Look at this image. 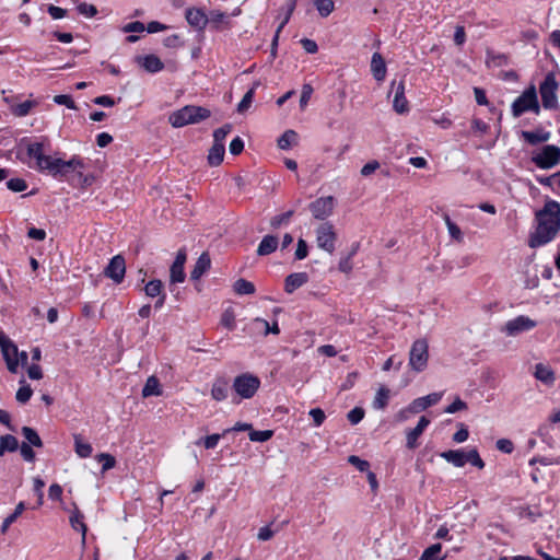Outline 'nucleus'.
I'll return each mask as SVG.
<instances>
[{"label":"nucleus","mask_w":560,"mask_h":560,"mask_svg":"<svg viewBox=\"0 0 560 560\" xmlns=\"http://www.w3.org/2000/svg\"><path fill=\"white\" fill-rule=\"evenodd\" d=\"M536 226L528 236V246L538 248L552 242L560 231V203L548 199L535 214Z\"/></svg>","instance_id":"nucleus-1"},{"label":"nucleus","mask_w":560,"mask_h":560,"mask_svg":"<svg viewBox=\"0 0 560 560\" xmlns=\"http://www.w3.org/2000/svg\"><path fill=\"white\" fill-rule=\"evenodd\" d=\"M45 140L34 141L26 144L23 163L38 172H48L51 174L55 158L46 154Z\"/></svg>","instance_id":"nucleus-2"},{"label":"nucleus","mask_w":560,"mask_h":560,"mask_svg":"<svg viewBox=\"0 0 560 560\" xmlns=\"http://www.w3.org/2000/svg\"><path fill=\"white\" fill-rule=\"evenodd\" d=\"M211 115L210 110L195 105H186L180 109L173 112L168 121L174 128H182L187 125L200 122Z\"/></svg>","instance_id":"nucleus-3"},{"label":"nucleus","mask_w":560,"mask_h":560,"mask_svg":"<svg viewBox=\"0 0 560 560\" xmlns=\"http://www.w3.org/2000/svg\"><path fill=\"white\" fill-rule=\"evenodd\" d=\"M513 117H521L526 112H533L538 115L540 105L537 97V90L534 84H530L523 93L514 100L511 105Z\"/></svg>","instance_id":"nucleus-4"},{"label":"nucleus","mask_w":560,"mask_h":560,"mask_svg":"<svg viewBox=\"0 0 560 560\" xmlns=\"http://www.w3.org/2000/svg\"><path fill=\"white\" fill-rule=\"evenodd\" d=\"M441 457L455 467H463L470 464L479 469L485 467V462L476 448L465 452L464 450H450L441 453Z\"/></svg>","instance_id":"nucleus-5"},{"label":"nucleus","mask_w":560,"mask_h":560,"mask_svg":"<svg viewBox=\"0 0 560 560\" xmlns=\"http://www.w3.org/2000/svg\"><path fill=\"white\" fill-rule=\"evenodd\" d=\"M530 161L540 170H550L560 164V147L545 144L533 151Z\"/></svg>","instance_id":"nucleus-6"},{"label":"nucleus","mask_w":560,"mask_h":560,"mask_svg":"<svg viewBox=\"0 0 560 560\" xmlns=\"http://www.w3.org/2000/svg\"><path fill=\"white\" fill-rule=\"evenodd\" d=\"M559 82L555 72H548L539 85L541 104L545 109H556L558 107Z\"/></svg>","instance_id":"nucleus-7"},{"label":"nucleus","mask_w":560,"mask_h":560,"mask_svg":"<svg viewBox=\"0 0 560 560\" xmlns=\"http://www.w3.org/2000/svg\"><path fill=\"white\" fill-rule=\"evenodd\" d=\"M260 387V380L254 374L243 373L233 381V389L242 399H250Z\"/></svg>","instance_id":"nucleus-8"},{"label":"nucleus","mask_w":560,"mask_h":560,"mask_svg":"<svg viewBox=\"0 0 560 560\" xmlns=\"http://www.w3.org/2000/svg\"><path fill=\"white\" fill-rule=\"evenodd\" d=\"M429 359V346L427 340H416L410 349L409 365L416 372H421L427 368Z\"/></svg>","instance_id":"nucleus-9"},{"label":"nucleus","mask_w":560,"mask_h":560,"mask_svg":"<svg viewBox=\"0 0 560 560\" xmlns=\"http://www.w3.org/2000/svg\"><path fill=\"white\" fill-rule=\"evenodd\" d=\"M315 233L317 246L328 254H332L337 242V233L334 225L330 222H324L317 226Z\"/></svg>","instance_id":"nucleus-10"},{"label":"nucleus","mask_w":560,"mask_h":560,"mask_svg":"<svg viewBox=\"0 0 560 560\" xmlns=\"http://www.w3.org/2000/svg\"><path fill=\"white\" fill-rule=\"evenodd\" d=\"M0 349L8 370L11 373H16L19 370V349L2 330H0Z\"/></svg>","instance_id":"nucleus-11"},{"label":"nucleus","mask_w":560,"mask_h":560,"mask_svg":"<svg viewBox=\"0 0 560 560\" xmlns=\"http://www.w3.org/2000/svg\"><path fill=\"white\" fill-rule=\"evenodd\" d=\"M85 167L84 161L79 155H73L69 161H63L62 159L55 158L54 166L51 171L52 176H65L69 172H78L81 176V170Z\"/></svg>","instance_id":"nucleus-12"},{"label":"nucleus","mask_w":560,"mask_h":560,"mask_svg":"<svg viewBox=\"0 0 560 560\" xmlns=\"http://www.w3.org/2000/svg\"><path fill=\"white\" fill-rule=\"evenodd\" d=\"M536 326H537V323L535 320H533L532 318H529L528 316L518 315L515 318L508 320L504 324L502 331L506 336L514 337L522 332L529 331L533 328H535Z\"/></svg>","instance_id":"nucleus-13"},{"label":"nucleus","mask_w":560,"mask_h":560,"mask_svg":"<svg viewBox=\"0 0 560 560\" xmlns=\"http://www.w3.org/2000/svg\"><path fill=\"white\" fill-rule=\"evenodd\" d=\"M335 200L331 196L320 197L311 202L310 210L317 220H325L331 215Z\"/></svg>","instance_id":"nucleus-14"},{"label":"nucleus","mask_w":560,"mask_h":560,"mask_svg":"<svg viewBox=\"0 0 560 560\" xmlns=\"http://www.w3.org/2000/svg\"><path fill=\"white\" fill-rule=\"evenodd\" d=\"M126 273V261L121 255L114 256L104 270V275L115 283L122 282Z\"/></svg>","instance_id":"nucleus-15"},{"label":"nucleus","mask_w":560,"mask_h":560,"mask_svg":"<svg viewBox=\"0 0 560 560\" xmlns=\"http://www.w3.org/2000/svg\"><path fill=\"white\" fill-rule=\"evenodd\" d=\"M187 23L195 30L202 32L208 25V14L200 8H188L185 11Z\"/></svg>","instance_id":"nucleus-16"},{"label":"nucleus","mask_w":560,"mask_h":560,"mask_svg":"<svg viewBox=\"0 0 560 560\" xmlns=\"http://www.w3.org/2000/svg\"><path fill=\"white\" fill-rule=\"evenodd\" d=\"M431 420L425 416H422L418 424L413 429H409L406 431V447L409 450H415L419 446L418 439L424 432V430L429 427Z\"/></svg>","instance_id":"nucleus-17"},{"label":"nucleus","mask_w":560,"mask_h":560,"mask_svg":"<svg viewBox=\"0 0 560 560\" xmlns=\"http://www.w3.org/2000/svg\"><path fill=\"white\" fill-rule=\"evenodd\" d=\"M443 393H431L427 396L416 398L410 402V410L419 413L431 406L436 405L442 399Z\"/></svg>","instance_id":"nucleus-18"},{"label":"nucleus","mask_w":560,"mask_h":560,"mask_svg":"<svg viewBox=\"0 0 560 560\" xmlns=\"http://www.w3.org/2000/svg\"><path fill=\"white\" fill-rule=\"evenodd\" d=\"M138 63L150 73H158L164 69L163 61L153 54L138 57Z\"/></svg>","instance_id":"nucleus-19"},{"label":"nucleus","mask_w":560,"mask_h":560,"mask_svg":"<svg viewBox=\"0 0 560 560\" xmlns=\"http://www.w3.org/2000/svg\"><path fill=\"white\" fill-rule=\"evenodd\" d=\"M211 267V258L208 253H202L190 272V279L198 281Z\"/></svg>","instance_id":"nucleus-20"},{"label":"nucleus","mask_w":560,"mask_h":560,"mask_svg":"<svg viewBox=\"0 0 560 560\" xmlns=\"http://www.w3.org/2000/svg\"><path fill=\"white\" fill-rule=\"evenodd\" d=\"M308 279L307 272L290 273L284 280V291L287 293H293L296 289L307 283Z\"/></svg>","instance_id":"nucleus-21"},{"label":"nucleus","mask_w":560,"mask_h":560,"mask_svg":"<svg viewBox=\"0 0 560 560\" xmlns=\"http://www.w3.org/2000/svg\"><path fill=\"white\" fill-rule=\"evenodd\" d=\"M534 376L545 385L551 386L556 382L555 371L547 364L537 363L535 365Z\"/></svg>","instance_id":"nucleus-22"},{"label":"nucleus","mask_w":560,"mask_h":560,"mask_svg":"<svg viewBox=\"0 0 560 560\" xmlns=\"http://www.w3.org/2000/svg\"><path fill=\"white\" fill-rule=\"evenodd\" d=\"M393 107L398 114H405L409 110L408 101L405 96V84L402 81H400L395 88Z\"/></svg>","instance_id":"nucleus-23"},{"label":"nucleus","mask_w":560,"mask_h":560,"mask_svg":"<svg viewBox=\"0 0 560 560\" xmlns=\"http://www.w3.org/2000/svg\"><path fill=\"white\" fill-rule=\"evenodd\" d=\"M208 24L214 31H221L230 26V20L226 13L220 10H212L208 14Z\"/></svg>","instance_id":"nucleus-24"},{"label":"nucleus","mask_w":560,"mask_h":560,"mask_svg":"<svg viewBox=\"0 0 560 560\" xmlns=\"http://www.w3.org/2000/svg\"><path fill=\"white\" fill-rule=\"evenodd\" d=\"M279 245V240L277 236L268 234L262 237L260 241L258 248H257V255L258 256H267L272 254L277 250Z\"/></svg>","instance_id":"nucleus-25"},{"label":"nucleus","mask_w":560,"mask_h":560,"mask_svg":"<svg viewBox=\"0 0 560 560\" xmlns=\"http://www.w3.org/2000/svg\"><path fill=\"white\" fill-rule=\"evenodd\" d=\"M371 70L376 81H383L386 77V65L380 52H374L371 60Z\"/></svg>","instance_id":"nucleus-26"},{"label":"nucleus","mask_w":560,"mask_h":560,"mask_svg":"<svg viewBox=\"0 0 560 560\" xmlns=\"http://www.w3.org/2000/svg\"><path fill=\"white\" fill-rule=\"evenodd\" d=\"M229 382L224 378L215 380L211 388V397L217 401L225 400L229 396Z\"/></svg>","instance_id":"nucleus-27"},{"label":"nucleus","mask_w":560,"mask_h":560,"mask_svg":"<svg viewBox=\"0 0 560 560\" xmlns=\"http://www.w3.org/2000/svg\"><path fill=\"white\" fill-rule=\"evenodd\" d=\"M522 138L529 144L536 145L545 143L550 138L549 131L537 130V131H522Z\"/></svg>","instance_id":"nucleus-28"},{"label":"nucleus","mask_w":560,"mask_h":560,"mask_svg":"<svg viewBox=\"0 0 560 560\" xmlns=\"http://www.w3.org/2000/svg\"><path fill=\"white\" fill-rule=\"evenodd\" d=\"M38 105L35 100H26L20 104L11 105V113L15 117H25L31 114L32 109Z\"/></svg>","instance_id":"nucleus-29"},{"label":"nucleus","mask_w":560,"mask_h":560,"mask_svg":"<svg viewBox=\"0 0 560 560\" xmlns=\"http://www.w3.org/2000/svg\"><path fill=\"white\" fill-rule=\"evenodd\" d=\"M70 524L74 530H78L82 535V541H85L86 537V525L84 523V515L75 508L70 515Z\"/></svg>","instance_id":"nucleus-30"},{"label":"nucleus","mask_w":560,"mask_h":560,"mask_svg":"<svg viewBox=\"0 0 560 560\" xmlns=\"http://www.w3.org/2000/svg\"><path fill=\"white\" fill-rule=\"evenodd\" d=\"M224 152H225L224 144L213 142V144L210 148L209 153H208V163L211 166L220 165L223 161Z\"/></svg>","instance_id":"nucleus-31"},{"label":"nucleus","mask_w":560,"mask_h":560,"mask_svg":"<svg viewBox=\"0 0 560 560\" xmlns=\"http://www.w3.org/2000/svg\"><path fill=\"white\" fill-rule=\"evenodd\" d=\"M19 441L12 434H5L0 436V457L4 455L5 452L13 453L19 450Z\"/></svg>","instance_id":"nucleus-32"},{"label":"nucleus","mask_w":560,"mask_h":560,"mask_svg":"<svg viewBox=\"0 0 560 560\" xmlns=\"http://www.w3.org/2000/svg\"><path fill=\"white\" fill-rule=\"evenodd\" d=\"M389 397H390V390L385 386H381L374 397V400L372 404L373 408L376 410L385 409L388 405Z\"/></svg>","instance_id":"nucleus-33"},{"label":"nucleus","mask_w":560,"mask_h":560,"mask_svg":"<svg viewBox=\"0 0 560 560\" xmlns=\"http://www.w3.org/2000/svg\"><path fill=\"white\" fill-rule=\"evenodd\" d=\"M162 395V389L159 380L155 376L148 377L143 388L142 396L144 398L151 396H160Z\"/></svg>","instance_id":"nucleus-34"},{"label":"nucleus","mask_w":560,"mask_h":560,"mask_svg":"<svg viewBox=\"0 0 560 560\" xmlns=\"http://www.w3.org/2000/svg\"><path fill=\"white\" fill-rule=\"evenodd\" d=\"M446 556H442V545L433 544L425 548L419 560H444Z\"/></svg>","instance_id":"nucleus-35"},{"label":"nucleus","mask_w":560,"mask_h":560,"mask_svg":"<svg viewBox=\"0 0 560 560\" xmlns=\"http://www.w3.org/2000/svg\"><path fill=\"white\" fill-rule=\"evenodd\" d=\"M299 136L294 130H287L283 135L278 139V147L281 150H288L292 145L298 143Z\"/></svg>","instance_id":"nucleus-36"},{"label":"nucleus","mask_w":560,"mask_h":560,"mask_svg":"<svg viewBox=\"0 0 560 560\" xmlns=\"http://www.w3.org/2000/svg\"><path fill=\"white\" fill-rule=\"evenodd\" d=\"M23 436L26 440V443L33 445L34 447H42L43 441L38 435L37 431L31 427H23L21 430Z\"/></svg>","instance_id":"nucleus-37"},{"label":"nucleus","mask_w":560,"mask_h":560,"mask_svg":"<svg viewBox=\"0 0 560 560\" xmlns=\"http://www.w3.org/2000/svg\"><path fill=\"white\" fill-rule=\"evenodd\" d=\"M233 289L238 295H248L255 292L254 283L243 278L234 282Z\"/></svg>","instance_id":"nucleus-38"},{"label":"nucleus","mask_w":560,"mask_h":560,"mask_svg":"<svg viewBox=\"0 0 560 560\" xmlns=\"http://www.w3.org/2000/svg\"><path fill=\"white\" fill-rule=\"evenodd\" d=\"M313 2L322 18H327L335 10V2L332 0H313Z\"/></svg>","instance_id":"nucleus-39"},{"label":"nucleus","mask_w":560,"mask_h":560,"mask_svg":"<svg viewBox=\"0 0 560 560\" xmlns=\"http://www.w3.org/2000/svg\"><path fill=\"white\" fill-rule=\"evenodd\" d=\"M74 446L75 453L81 458L90 457L93 452L92 445L88 442L82 441L79 435L74 436Z\"/></svg>","instance_id":"nucleus-40"},{"label":"nucleus","mask_w":560,"mask_h":560,"mask_svg":"<svg viewBox=\"0 0 560 560\" xmlns=\"http://www.w3.org/2000/svg\"><path fill=\"white\" fill-rule=\"evenodd\" d=\"M443 219H444L445 224L447 226V231H448L450 236L453 240L457 241V242H462L463 241V233H462L460 229L457 226V224L454 223L451 220V218H450V215L447 213L443 214Z\"/></svg>","instance_id":"nucleus-41"},{"label":"nucleus","mask_w":560,"mask_h":560,"mask_svg":"<svg viewBox=\"0 0 560 560\" xmlns=\"http://www.w3.org/2000/svg\"><path fill=\"white\" fill-rule=\"evenodd\" d=\"M20 384L21 386L16 392L15 398L19 402L26 404L33 395V389L30 385L25 384L24 380H21Z\"/></svg>","instance_id":"nucleus-42"},{"label":"nucleus","mask_w":560,"mask_h":560,"mask_svg":"<svg viewBox=\"0 0 560 560\" xmlns=\"http://www.w3.org/2000/svg\"><path fill=\"white\" fill-rule=\"evenodd\" d=\"M144 292L150 298H156L163 293V283L161 280H151L144 287Z\"/></svg>","instance_id":"nucleus-43"},{"label":"nucleus","mask_w":560,"mask_h":560,"mask_svg":"<svg viewBox=\"0 0 560 560\" xmlns=\"http://www.w3.org/2000/svg\"><path fill=\"white\" fill-rule=\"evenodd\" d=\"M95 458L98 463H102V472H105V471L114 468L116 465L115 457L108 453H101V454L96 455Z\"/></svg>","instance_id":"nucleus-44"},{"label":"nucleus","mask_w":560,"mask_h":560,"mask_svg":"<svg viewBox=\"0 0 560 560\" xmlns=\"http://www.w3.org/2000/svg\"><path fill=\"white\" fill-rule=\"evenodd\" d=\"M248 436L252 442H267L268 440H270L273 436V431L272 430H262V431L250 430Z\"/></svg>","instance_id":"nucleus-45"},{"label":"nucleus","mask_w":560,"mask_h":560,"mask_svg":"<svg viewBox=\"0 0 560 560\" xmlns=\"http://www.w3.org/2000/svg\"><path fill=\"white\" fill-rule=\"evenodd\" d=\"M254 95H255V88L249 89L245 93V95L243 96V98L241 100V102L237 105L238 113L242 114L250 107L253 100H254Z\"/></svg>","instance_id":"nucleus-46"},{"label":"nucleus","mask_w":560,"mask_h":560,"mask_svg":"<svg viewBox=\"0 0 560 560\" xmlns=\"http://www.w3.org/2000/svg\"><path fill=\"white\" fill-rule=\"evenodd\" d=\"M293 210H289L284 213H281V214H278V215H275L273 218H271L270 220V225L272 229H278L280 228L282 224H287L289 223L290 219L292 218L293 215Z\"/></svg>","instance_id":"nucleus-47"},{"label":"nucleus","mask_w":560,"mask_h":560,"mask_svg":"<svg viewBox=\"0 0 560 560\" xmlns=\"http://www.w3.org/2000/svg\"><path fill=\"white\" fill-rule=\"evenodd\" d=\"M170 278L172 283L184 282L186 275L183 266L172 265L170 270Z\"/></svg>","instance_id":"nucleus-48"},{"label":"nucleus","mask_w":560,"mask_h":560,"mask_svg":"<svg viewBox=\"0 0 560 560\" xmlns=\"http://www.w3.org/2000/svg\"><path fill=\"white\" fill-rule=\"evenodd\" d=\"M77 10L79 14L85 16V18H94L97 14V9L95 5L86 3V2H80L77 5Z\"/></svg>","instance_id":"nucleus-49"},{"label":"nucleus","mask_w":560,"mask_h":560,"mask_svg":"<svg viewBox=\"0 0 560 560\" xmlns=\"http://www.w3.org/2000/svg\"><path fill=\"white\" fill-rule=\"evenodd\" d=\"M221 324L229 330L235 329V315L232 308H228L223 312L221 317Z\"/></svg>","instance_id":"nucleus-50"},{"label":"nucleus","mask_w":560,"mask_h":560,"mask_svg":"<svg viewBox=\"0 0 560 560\" xmlns=\"http://www.w3.org/2000/svg\"><path fill=\"white\" fill-rule=\"evenodd\" d=\"M32 447L33 445H30L26 442H23L19 446L22 458L27 463H34L36 458L35 452Z\"/></svg>","instance_id":"nucleus-51"},{"label":"nucleus","mask_w":560,"mask_h":560,"mask_svg":"<svg viewBox=\"0 0 560 560\" xmlns=\"http://www.w3.org/2000/svg\"><path fill=\"white\" fill-rule=\"evenodd\" d=\"M231 130L232 127L229 124L215 129L213 132V142L224 144L225 138L231 132Z\"/></svg>","instance_id":"nucleus-52"},{"label":"nucleus","mask_w":560,"mask_h":560,"mask_svg":"<svg viewBox=\"0 0 560 560\" xmlns=\"http://www.w3.org/2000/svg\"><path fill=\"white\" fill-rule=\"evenodd\" d=\"M7 187L14 192H22L26 190L27 184L23 178H11L7 182Z\"/></svg>","instance_id":"nucleus-53"},{"label":"nucleus","mask_w":560,"mask_h":560,"mask_svg":"<svg viewBox=\"0 0 560 560\" xmlns=\"http://www.w3.org/2000/svg\"><path fill=\"white\" fill-rule=\"evenodd\" d=\"M348 462L353 465L359 471H370V463L360 458L357 455H350Z\"/></svg>","instance_id":"nucleus-54"},{"label":"nucleus","mask_w":560,"mask_h":560,"mask_svg":"<svg viewBox=\"0 0 560 560\" xmlns=\"http://www.w3.org/2000/svg\"><path fill=\"white\" fill-rule=\"evenodd\" d=\"M296 2L298 0H288V13H287V16L284 18L283 22L279 25L277 32H276V35H275V38H273V43L276 44L277 40H278V37H279V33L281 32V30L283 28V26L288 23V21L290 20V16L292 14V12L294 11L295 7H296Z\"/></svg>","instance_id":"nucleus-55"},{"label":"nucleus","mask_w":560,"mask_h":560,"mask_svg":"<svg viewBox=\"0 0 560 560\" xmlns=\"http://www.w3.org/2000/svg\"><path fill=\"white\" fill-rule=\"evenodd\" d=\"M364 415H365V412H364L363 408L354 407L353 409H351L348 412L347 418L351 424H358L359 422L362 421V419L364 418Z\"/></svg>","instance_id":"nucleus-56"},{"label":"nucleus","mask_w":560,"mask_h":560,"mask_svg":"<svg viewBox=\"0 0 560 560\" xmlns=\"http://www.w3.org/2000/svg\"><path fill=\"white\" fill-rule=\"evenodd\" d=\"M54 102L58 105H63L68 107L69 109H77V105L72 97L67 94H59L54 96Z\"/></svg>","instance_id":"nucleus-57"},{"label":"nucleus","mask_w":560,"mask_h":560,"mask_svg":"<svg viewBox=\"0 0 560 560\" xmlns=\"http://www.w3.org/2000/svg\"><path fill=\"white\" fill-rule=\"evenodd\" d=\"M221 436H222V435H221V434H219V433H214V434L208 435V436H206L203 440L198 441V442H197V445H199L200 443H202V444H203V446H205L207 450H212V448H214V447L218 445V443H219V441H220Z\"/></svg>","instance_id":"nucleus-58"},{"label":"nucleus","mask_w":560,"mask_h":560,"mask_svg":"<svg viewBox=\"0 0 560 560\" xmlns=\"http://www.w3.org/2000/svg\"><path fill=\"white\" fill-rule=\"evenodd\" d=\"M308 415L312 417L315 427H320L326 419V415L320 408L311 409Z\"/></svg>","instance_id":"nucleus-59"},{"label":"nucleus","mask_w":560,"mask_h":560,"mask_svg":"<svg viewBox=\"0 0 560 560\" xmlns=\"http://www.w3.org/2000/svg\"><path fill=\"white\" fill-rule=\"evenodd\" d=\"M307 255H308L307 243L303 238H299L296 250H295V254H294L295 259L302 260V259L306 258Z\"/></svg>","instance_id":"nucleus-60"},{"label":"nucleus","mask_w":560,"mask_h":560,"mask_svg":"<svg viewBox=\"0 0 560 560\" xmlns=\"http://www.w3.org/2000/svg\"><path fill=\"white\" fill-rule=\"evenodd\" d=\"M465 409H467V404L463 401L459 397H456L455 400L445 408L444 412L455 413L457 411Z\"/></svg>","instance_id":"nucleus-61"},{"label":"nucleus","mask_w":560,"mask_h":560,"mask_svg":"<svg viewBox=\"0 0 560 560\" xmlns=\"http://www.w3.org/2000/svg\"><path fill=\"white\" fill-rule=\"evenodd\" d=\"M313 88L311 84H304L302 88L301 98H300V106L301 108H305L308 104V101L311 100V96L313 94Z\"/></svg>","instance_id":"nucleus-62"},{"label":"nucleus","mask_w":560,"mask_h":560,"mask_svg":"<svg viewBox=\"0 0 560 560\" xmlns=\"http://www.w3.org/2000/svg\"><path fill=\"white\" fill-rule=\"evenodd\" d=\"M497 448L504 453V454H511L514 451V444L509 439H499L495 443Z\"/></svg>","instance_id":"nucleus-63"},{"label":"nucleus","mask_w":560,"mask_h":560,"mask_svg":"<svg viewBox=\"0 0 560 560\" xmlns=\"http://www.w3.org/2000/svg\"><path fill=\"white\" fill-rule=\"evenodd\" d=\"M47 12L54 20L63 19L67 15V10L54 4L47 7Z\"/></svg>","instance_id":"nucleus-64"}]
</instances>
